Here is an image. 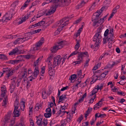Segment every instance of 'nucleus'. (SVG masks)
<instances>
[{
	"mask_svg": "<svg viewBox=\"0 0 126 126\" xmlns=\"http://www.w3.org/2000/svg\"><path fill=\"white\" fill-rule=\"evenodd\" d=\"M102 30V27H99L97 30V32L94 36L93 41L95 42L94 45L95 47L94 48V51H96L98 49L99 46V44L101 41V37L100 36V33L101 32Z\"/></svg>",
	"mask_w": 126,
	"mask_h": 126,
	"instance_id": "obj_1",
	"label": "nucleus"
},
{
	"mask_svg": "<svg viewBox=\"0 0 126 126\" xmlns=\"http://www.w3.org/2000/svg\"><path fill=\"white\" fill-rule=\"evenodd\" d=\"M78 56L77 61H76V64H79L81 62H82L83 58L85 56H89L88 52L87 51H85L84 52H81L78 53Z\"/></svg>",
	"mask_w": 126,
	"mask_h": 126,
	"instance_id": "obj_2",
	"label": "nucleus"
},
{
	"mask_svg": "<svg viewBox=\"0 0 126 126\" xmlns=\"http://www.w3.org/2000/svg\"><path fill=\"white\" fill-rule=\"evenodd\" d=\"M62 58L60 55H58L55 57L53 59V63L52 67L55 68L57 66H58L60 64Z\"/></svg>",
	"mask_w": 126,
	"mask_h": 126,
	"instance_id": "obj_3",
	"label": "nucleus"
},
{
	"mask_svg": "<svg viewBox=\"0 0 126 126\" xmlns=\"http://www.w3.org/2000/svg\"><path fill=\"white\" fill-rule=\"evenodd\" d=\"M79 43L80 41L78 40L77 41L76 44L74 47V48L76 49V50L70 54L67 58V59H69L70 57L74 55H76L78 53L79 51H78V50L80 46Z\"/></svg>",
	"mask_w": 126,
	"mask_h": 126,
	"instance_id": "obj_4",
	"label": "nucleus"
},
{
	"mask_svg": "<svg viewBox=\"0 0 126 126\" xmlns=\"http://www.w3.org/2000/svg\"><path fill=\"white\" fill-rule=\"evenodd\" d=\"M69 20H67L64 23L62 24V23H60L59 24H56L57 26H58V29H57V31L59 32V33L63 30V28L64 26L67 25L68 24Z\"/></svg>",
	"mask_w": 126,
	"mask_h": 126,
	"instance_id": "obj_5",
	"label": "nucleus"
},
{
	"mask_svg": "<svg viewBox=\"0 0 126 126\" xmlns=\"http://www.w3.org/2000/svg\"><path fill=\"white\" fill-rule=\"evenodd\" d=\"M44 40V38L43 37L42 38L41 40L36 43L35 45V47L33 48V49L35 50H39L40 49V47L43 43Z\"/></svg>",
	"mask_w": 126,
	"mask_h": 126,
	"instance_id": "obj_6",
	"label": "nucleus"
},
{
	"mask_svg": "<svg viewBox=\"0 0 126 126\" xmlns=\"http://www.w3.org/2000/svg\"><path fill=\"white\" fill-rule=\"evenodd\" d=\"M12 82L11 84L13 85V84H15V86H16V84H17V86L18 87L20 84V82L21 79L20 78H14L12 79Z\"/></svg>",
	"mask_w": 126,
	"mask_h": 126,
	"instance_id": "obj_7",
	"label": "nucleus"
},
{
	"mask_svg": "<svg viewBox=\"0 0 126 126\" xmlns=\"http://www.w3.org/2000/svg\"><path fill=\"white\" fill-rule=\"evenodd\" d=\"M70 0H64L63 1H60L59 0V6H67L70 3Z\"/></svg>",
	"mask_w": 126,
	"mask_h": 126,
	"instance_id": "obj_8",
	"label": "nucleus"
},
{
	"mask_svg": "<svg viewBox=\"0 0 126 126\" xmlns=\"http://www.w3.org/2000/svg\"><path fill=\"white\" fill-rule=\"evenodd\" d=\"M59 2H56L54 3V4L52 6L50 10L51 11V12H52L53 14L56 11V9L58 6L60 7L59 3Z\"/></svg>",
	"mask_w": 126,
	"mask_h": 126,
	"instance_id": "obj_9",
	"label": "nucleus"
},
{
	"mask_svg": "<svg viewBox=\"0 0 126 126\" xmlns=\"http://www.w3.org/2000/svg\"><path fill=\"white\" fill-rule=\"evenodd\" d=\"M68 104L67 103H65V104L63 106L61 105L60 110L57 113L58 115H60L62 111L64 110L65 109H67Z\"/></svg>",
	"mask_w": 126,
	"mask_h": 126,
	"instance_id": "obj_10",
	"label": "nucleus"
},
{
	"mask_svg": "<svg viewBox=\"0 0 126 126\" xmlns=\"http://www.w3.org/2000/svg\"><path fill=\"white\" fill-rule=\"evenodd\" d=\"M22 84L24 85H26L27 88L28 89L31 86L30 82L29 81V79L24 78L22 81Z\"/></svg>",
	"mask_w": 126,
	"mask_h": 126,
	"instance_id": "obj_11",
	"label": "nucleus"
},
{
	"mask_svg": "<svg viewBox=\"0 0 126 126\" xmlns=\"http://www.w3.org/2000/svg\"><path fill=\"white\" fill-rule=\"evenodd\" d=\"M109 72L108 71H107L104 72L103 73H102L99 76H96V77H97V80H101L103 78H104L106 75H107Z\"/></svg>",
	"mask_w": 126,
	"mask_h": 126,
	"instance_id": "obj_12",
	"label": "nucleus"
},
{
	"mask_svg": "<svg viewBox=\"0 0 126 126\" xmlns=\"http://www.w3.org/2000/svg\"><path fill=\"white\" fill-rule=\"evenodd\" d=\"M100 15L98 13V12H96L92 17V21H97L100 18L99 16Z\"/></svg>",
	"mask_w": 126,
	"mask_h": 126,
	"instance_id": "obj_13",
	"label": "nucleus"
},
{
	"mask_svg": "<svg viewBox=\"0 0 126 126\" xmlns=\"http://www.w3.org/2000/svg\"><path fill=\"white\" fill-rule=\"evenodd\" d=\"M24 37L23 38H22V43L27 41L30 38V34L29 33H25L24 34Z\"/></svg>",
	"mask_w": 126,
	"mask_h": 126,
	"instance_id": "obj_14",
	"label": "nucleus"
},
{
	"mask_svg": "<svg viewBox=\"0 0 126 126\" xmlns=\"http://www.w3.org/2000/svg\"><path fill=\"white\" fill-rule=\"evenodd\" d=\"M1 96L2 97H3L5 96V94L7 92L6 87L4 85H3V87H1Z\"/></svg>",
	"mask_w": 126,
	"mask_h": 126,
	"instance_id": "obj_15",
	"label": "nucleus"
},
{
	"mask_svg": "<svg viewBox=\"0 0 126 126\" xmlns=\"http://www.w3.org/2000/svg\"><path fill=\"white\" fill-rule=\"evenodd\" d=\"M88 0H83L80 3L76 6V8L79 9L84 6L88 2Z\"/></svg>",
	"mask_w": 126,
	"mask_h": 126,
	"instance_id": "obj_16",
	"label": "nucleus"
},
{
	"mask_svg": "<svg viewBox=\"0 0 126 126\" xmlns=\"http://www.w3.org/2000/svg\"><path fill=\"white\" fill-rule=\"evenodd\" d=\"M64 41H61L59 42L56 45L58 48L60 49L63 47L64 46Z\"/></svg>",
	"mask_w": 126,
	"mask_h": 126,
	"instance_id": "obj_17",
	"label": "nucleus"
},
{
	"mask_svg": "<svg viewBox=\"0 0 126 126\" xmlns=\"http://www.w3.org/2000/svg\"><path fill=\"white\" fill-rule=\"evenodd\" d=\"M48 73L50 76H52L54 74L55 71L54 69H52V67H49Z\"/></svg>",
	"mask_w": 126,
	"mask_h": 126,
	"instance_id": "obj_18",
	"label": "nucleus"
},
{
	"mask_svg": "<svg viewBox=\"0 0 126 126\" xmlns=\"http://www.w3.org/2000/svg\"><path fill=\"white\" fill-rule=\"evenodd\" d=\"M100 102H98L97 103L95 104L94 107V109L95 110H96L99 109L101 107L102 103H100Z\"/></svg>",
	"mask_w": 126,
	"mask_h": 126,
	"instance_id": "obj_19",
	"label": "nucleus"
},
{
	"mask_svg": "<svg viewBox=\"0 0 126 126\" xmlns=\"http://www.w3.org/2000/svg\"><path fill=\"white\" fill-rule=\"evenodd\" d=\"M73 117L72 115L71 114H68L67 115L66 120L67 123H68L70 122Z\"/></svg>",
	"mask_w": 126,
	"mask_h": 126,
	"instance_id": "obj_20",
	"label": "nucleus"
},
{
	"mask_svg": "<svg viewBox=\"0 0 126 126\" xmlns=\"http://www.w3.org/2000/svg\"><path fill=\"white\" fill-rule=\"evenodd\" d=\"M98 113H96L95 114V118H93L91 121L90 122V124L91 125H92L94 123L95 121L96 120L98 116Z\"/></svg>",
	"mask_w": 126,
	"mask_h": 126,
	"instance_id": "obj_21",
	"label": "nucleus"
},
{
	"mask_svg": "<svg viewBox=\"0 0 126 126\" xmlns=\"http://www.w3.org/2000/svg\"><path fill=\"white\" fill-rule=\"evenodd\" d=\"M52 56H50L47 59L46 62H48V65H50V66H52V67L53 64H52V63L51 62V60Z\"/></svg>",
	"mask_w": 126,
	"mask_h": 126,
	"instance_id": "obj_22",
	"label": "nucleus"
},
{
	"mask_svg": "<svg viewBox=\"0 0 126 126\" xmlns=\"http://www.w3.org/2000/svg\"><path fill=\"white\" fill-rule=\"evenodd\" d=\"M18 51V49L17 48H15L13 49L12 51H11L9 53V55H12L13 54L17 53Z\"/></svg>",
	"mask_w": 126,
	"mask_h": 126,
	"instance_id": "obj_23",
	"label": "nucleus"
},
{
	"mask_svg": "<svg viewBox=\"0 0 126 126\" xmlns=\"http://www.w3.org/2000/svg\"><path fill=\"white\" fill-rule=\"evenodd\" d=\"M66 98V95L65 94H63L60 96L58 101V103L64 100Z\"/></svg>",
	"mask_w": 126,
	"mask_h": 126,
	"instance_id": "obj_24",
	"label": "nucleus"
},
{
	"mask_svg": "<svg viewBox=\"0 0 126 126\" xmlns=\"http://www.w3.org/2000/svg\"><path fill=\"white\" fill-rule=\"evenodd\" d=\"M15 85L14 84H13V85L11 84L10 86L9 90L11 93H13L14 91V89L16 87Z\"/></svg>",
	"mask_w": 126,
	"mask_h": 126,
	"instance_id": "obj_25",
	"label": "nucleus"
},
{
	"mask_svg": "<svg viewBox=\"0 0 126 126\" xmlns=\"http://www.w3.org/2000/svg\"><path fill=\"white\" fill-rule=\"evenodd\" d=\"M30 1V0H27L25 2L24 4H23V6L21 7L20 9H24V8L26 7L29 4V2Z\"/></svg>",
	"mask_w": 126,
	"mask_h": 126,
	"instance_id": "obj_26",
	"label": "nucleus"
},
{
	"mask_svg": "<svg viewBox=\"0 0 126 126\" xmlns=\"http://www.w3.org/2000/svg\"><path fill=\"white\" fill-rule=\"evenodd\" d=\"M59 49L55 45L52 48H51L50 50L52 53H55Z\"/></svg>",
	"mask_w": 126,
	"mask_h": 126,
	"instance_id": "obj_27",
	"label": "nucleus"
},
{
	"mask_svg": "<svg viewBox=\"0 0 126 126\" xmlns=\"http://www.w3.org/2000/svg\"><path fill=\"white\" fill-rule=\"evenodd\" d=\"M98 91V89H97L96 87L95 86L94 88L91 92L92 94L90 95V96H92L96 93Z\"/></svg>",
	"mask_w": 126,
	"mask_h": 126,
	"instance_id": "obj_28",
	"label": "nucleus"
},
{
	"mask_svg": "<svg viewBox=\"0 0 126 126\" xmlns=\"http://www.w3.org/2000/svg\"><path fill=\"white\" fill-rule=\"evenodd\" d=\"M20 102L21 104L20 105L21 109L22 111H23L25 108V102L21 101Z\"/></svg>",
	"mask_w": 126,
	"mask_h": 126,
	"instance_id": "obj_29",
	"label": "nucleus"
},
{
	"mask_svg": "<svg viewBox=\"0 0 126 126\" xmlns=\"http://www.w3.org/2000/svg\"><path fill=\"white\" fill-rule=\"evenodd\" d=\"M39 71L38 67H36L35 68L33 73V74L34 75V76L35 77H37V75L39 74Z\"/></svg>",
	"mask_w": 126,
	"mask_h": 126,
	"instance_id": "obj_30",
	"label": "nucleus"
},
{
	"mask_svg": "<svg viewBox=\"0 0 126 126\" xmlns=\"http://www.w3.org/2000/svg\"><path fill=\"white\" fill-rule=\"evenodd\" d=\"M22 38H19L16 39L14 42V43L16 44L17 43H22Z\"/></svg>",
	"mask_w": 126,
	"mask_h": 126,
	"instance_id": "obj_31",
	"label": "nucleus"
},
{
	"mask_svg": "<svg viewBox=\"0 0 126 126\" xmlns=\"http://www.w3.org/2000/svg\"><path fill=\"white\" fill-rule=\"evenodd\" d=\"M71 17L69 16H67L66 17H65L63 18L60 21H58L57 22V23L58 24H59L60 23H63V22L66 20V18H70Z\"/></svg>",
	"mask_w": 126,
	"mask_h": 126,
	"instance_id": "obj_32",
	"label": "nucleus"
},
{
	"mask_svg": "<svg viewBox=\"0 0 126 126\" xmlns=\"http://www.w3.org/2000/svg\"><path fill=\"white\" fill-rule=\"evenodd\" d=\"M59 2V0H46L45 1L46 3L48 4L50 2L54 3L55 2Z\"/></svg>",
	"mask_w": 126,
	"mask_h": 126,
	"instance_id": "obj_33",
	"label": "nucleus"
},
{
	"mask_svg": "<svg viewBox=\"0 0 126 126\" xmlns=\"http://www.w3.org/2000/svg\"><path fill=\"white\" fill-rule=\"evenodd\" d=\"M13 113L14 114L15 117H18L20 114L19 111L17 110H15V111L14 110Z\"/></svg>",
	"mask_w": 126,
	"mask_h": 126,
	"instance_id": "obj_34",
	"label": "nucleus"
},
{
	"mask_svg": "<svg viewBox=\"0 0 126 126\" xmlns=\"http://www.w3.org/2000/svg\"><path fill=\"white\" fill-rule=\"evenodd\" d=\"M40 119H37L36 123L39 126H41L42 125V123H41L42 118H40Z\"/></svg>",
	"mask_w": 126,
	"mask_h": 126,
	"instance_id": "obj_35",
	"label": "nucleus"
},
{
	"mask_svg": "<svg viewBox=\"0 0 126 126\" xmlns=\"http://www.w3.org/2000/svg\"><path fill=\"white\" fill-rule=\"evenodd\" d=\"M27 72L25 71H24L23 72H22L20 74L22 78H25L27 76Z\"/></svg>",
	"mask_w": 126,
	"mask_h": 126,
	"instance_id": "obj_36",
	"label": "nucleus"
},
{
	"mask_svg": "<svg viewBox=\"0 0 126 126\" xmlns=\"http://www.w3.org/2000/svg\"><path fill=\"white\" fill-rule=\"evenodd\" d=\"M42 97L44 99H46L47 98V94H46V91H42Z\"/></svg>",
	"mask_w": 126,
	"mask_h": 126,
	"instance_id": "obj_37",
	"label": "nucleus"
},
{
	"mask_svg": "<svg viewBox=\"0 0 126 126\" xmlns=\"http://www.w3.org/2000/svg\"><path fill=\"white\" fill-rule=\"evenodd\" d=\"M10 116L8 115H6L4 118V122L5 123H8L9 122Z\"/></svg>",
	"mask_w": 126,
	"mask_h": 126,
	"instance_id": "obj_38",
	"label": "nucleus"
},
{
	"mask_svg": "<svg viewBox=\"0 0 126 126\" xmlns=\"http://www.w3.org/2000/svg\"><path fill=\"white\" fill-rule=\"evenodd\" d=\"M26 59H29L30 58H33L34 57V56L32 55H26L24 56V57Z\"/></svg>",
	"mask_w": 126,
	"mask_h": 126,
	"instance_id": "obj_39",
	"label": "nucleus"
},
{
	"mask_svg": "<svg viewBox=\"0 0 126 126\" xmlns=\"http://www.w3.org/2000/svg\"><path fill=\"white\" fill-rule=\"evenodd\" d=\"M0 59L3 60L8 59L6 56L3 54H0Z\"/></svg>",
	"mask_w": 126,
	"mask_h": 126,
	"instance_id": "obj_40",
	"label": "nucleus"
},
{
	"mask_svg": "<svg viewBox=\"0 0 126 126\" xmlns=\"http://www.w3.org/2000/svg\"><path fill=\"white\" fill-rule=\"evenodd\" d=\"M77 77V75L75 74H73L70 76V77L69 78V79L70 80L72 81L73 80H74Z\"/></svg>",
	"mask_w": 126,
	"mask_h": 126,
	"instance_id": "obj_41",
	"label": "nucleus"
},
{
	"mask_svg": "<svg viewBox=\"0 0 126 126\" xmlns=\"http://www.w3.org/2000/svg\"><path fill=\"white\" fill-rule=\"evenodd\" d=\"M67 122L66 121V119L62 120L61 122V124L60 126H65Z\"/></svg>",
	"mask_w": 126,
	"mask_h": 126,
	"instance_id": "obj_42",
	"label": "nucleus"
},
{
	"mask_svg": "<svg viewBox=\"0 0 126 126\" xmlns=\"http://www.w3.org/2000/svg\"><path fill=\"white\" fill-rule=\"evenodd\" d=\"M13 73L14 71L13 70H12L11 71L8 72L7 73V74H6V77L7 78H8L13 74Z\"/></svg>",
	"mask_w": 126,
	"mask_h": 126,
	"instance_id": "obj_43",
	"label": "nucleus"
},
{
	"mask_svg": "<svg viewBox=\"0 0 126 126\" xmlns=\"http://www.w3.org/2000/svg\"><path fill=\"white\" fill-rule=\"evenodd\" d=\"M7 96H6L4 98V99L3 100V102L2 103V106H4L5 107H6V104L7 103Z\"/></svg>",
	"mask_w": 126,
	"mask_h": 126,
	"instance_id": "obj_44",
	"label": "nucleus"
},
{
	"mask_svg": "<svg viewBox=\"0 0 126 126\" xmlns=\"http://www.w3.org/2000/svg\"><path fill=\"white\" fill-rule=\"evenodd\" d=\"M120 6L119 5H117L114 8L113 10L112 13L115 14L117 11V9L119 8Z\"/></svg>",
	"mask_w": 126,
	"mask_h": 126,
	"instance_id": "obj_45",
	"label": "nucleus"
},
{
	"mask_svg": "<svg viewBox=\"0 0 126 126\" xmlns=\"http://www.w3.org/2000/svg\"><path fill=\"white\" fill-rule=\"evenodd\" d=\"M2 71L3 73H5L6 74L8 72L10 71V69L8 68H3Z\"/></svg>",
	"mask_w": 126,
	"mask_h": 126,
	"instance_id": "obj_46",
	"label": "nucleus"
},
{
	"mask_svg": "<svg viewBox=\"0 0 126 126\" xmlns=\"http://www.w3.org/2000/svg\"><path fill=\"white\" fill-rule=\"evenodd\" d=\"M51 113H46L44 114V116L47 118H49L51 116Z\"/></svg>",
	"mask_w": 126,
	"mask_h": 126,
	"instance_id": "obj_47",
	"label": "nucleus"
},
{
	"mask_svg": "<svg viewBox=\"0 0 126 126\" xmlns=\"http://www.w3.org/2000/svg\"><path fill=\"white\" fill-rule=\"evenodd\" d=\"M45 23V21H41L38 22L37 23V25H38L39 26H41L44 24Z\"/></svg>",
	"mask_w": 126,
	"mask_h": 126,
	"instance_id": "obj_48",
	"label": "nucleus"
},
{
	"mask_svg": "<svg viewBox=\"0 0 126 126\" xmlns=\"http://www.w3.org/2000/svg\"><path fill=\"white\" fill-rule=\"evenodd\" d=\"M14 64H17L21 62L22 60H13Z\"/></svg>",
	"mask_w": 126,
	"mask_h": 126,
	"instance_id": "obj_49",
	"label": "nucleus"
},
{
	"mask_svg": "<svg viewBox=\"0 0 126 126\" xmlns=\"http://www.w3.org/2000/svg\"><path fill=\"white\" fill-rule=\"evenodd\" d=\"M103 86V85L102 84H101L100 86L98 85H97V86H96L97 89H98V90L99 89H100L101 90L102 88V87Z\"/></svg>",
	"mask_w": 126,
	"mask_h": 126,
	"instance_id": "obj_50",
	"label": "nucleus"
},
{
	"mask_svg": "<svg viewBox=\"0 0 126 126\" xmlns=\"http://www.w3.org/2000/svg\"><path fill=\"white\" fill-rule=\"evenodd\" d=\"M32 109L33 107H32L30 106L29 107L30 110H29V115H30L32 113L33 111Z\"/></svg>",
	"mask_w": 126,
	"mask_h": 126,
	"instance_id": "obj_51",
	"label": "nucleus"
},
{
	"mask_svg": "<svg viewBox=\"0 0 126 126\" xmlns=\"http://www.w3.org/2000/svg\"><path fill=\"white\" fill-rule=\"evenodd\" d=\"M96 94H95V95L94 97V98H92L91 99L89 100V103H92L94 102V99L96 97Z\"/></svg>",
	"mask_w": 126,
	"mask_h": 126,
	"instance_id": "obj_52",
	"label": "nucleus"
},
{
	"mask_svg": "<svg viewBox=\"0 0 126 126\" xmlns=\"http://www.w3.org/2000/svg\"><path fill=\"white\" fill-rule=\"evenodd\" d=\"M109 30L108 29H107L105 31L104 33V36L105 37L107 36L108 34L109 35Z\"/></svg>",
	"mask_w": 126,
	"mask_h": 126,
	"instance_id": "obj_53",
	"label": "nucleus"
},
{
	"mask_svg": "<svg viewBox=\"0 0 126 126\" xmlns=\"http://www.w3.org/2000/svg\"><path fill=\"white\" fill-rule=\"evenodd\" d=\"M105 7H106V6L102 7L100 10H99V11H97V12H98V13L100 14L104 10V8Z\"/></svg>",
	"mask_w": 126,
	"mask_h": 126,
	"instance_id": "obj_54",
	"label": "nucleus"
},
{
	"mask_svg": "<svg viewBox=\"0 0 126 126\" xmlns=\"http://www.w3.org/2000/svg\"><path fill=\"white\" fill-rule=\"evenodd\" d=\"M38 25H37V23H36L34 25H32L30 26L29 27V29H31L33 28H34L35 27L38 26Z\"/></svg>",
	"mask_w": 126,
	"mask_h": 126,
	"instance_id": "obj_55",
	"label": "nucleus"
},
{
	"mask_svg": "<svg viewBox=\"0 0 126 126\" xmlns=\"http://www.w3.org/2000/svg\"><path fill=\"white\" fill-rule=\"evenodd\" d=\"M117 94H118L120 95H122L123 96H125V93L123 92H118Z\"/></svg>",
	"mask_w": 126,
	"mask_h": 126,
	"instance_id": "obj_56",
	"label": "nucleus"
},
{
	"mask_svg": "<svg viewBox=\"0 0 126 126\" xmlns=\"http://www.w3.org/2000/svg\"><path fill=\"white\" fill-rule=\"evenodd\" d=\"M108 37H105L103 39V44H105L107 43V42L108 41Z\"/></svg>",
	"mask_w": 126,
	"mask_h": 126,
	"instance_id": "obj_57",
	"label": "nucleus"
},
{
	"mask_svg": "<svg viewBox=\"0 0 126 126\" xmlns=\"http://www.w3.org/2000/svg\"><path fill=\"white\" fill-rule=\"evenodd\" d=\"M113 35V34H110V35H109V36L107 37L108 38V41H109L110 40V38H112Z\"/></svg>",
	"mask_w": 126,
	"mask_h": 126,
	"instance_id": "obj_58",
	"label": "nucleus"
},
{
	"mask_svg": "<svg viewBox=\"0 0 126 126\" xmlns=\"http://www.w3.org/2000/svg\"><path fill=\"white\" fill-rule=\"evenodd\" d=\"M93 22V26H94L95 25H96L97 26H98V24L97 21H94Z\"/></svg>",
	"mask_w": 126,
	"mask_h": 126,
	"instance_id": "obj_59",
	"label": "nucleus"
},
{
	"mask_svg": "<svg viewBox=\"0 0 126 126\" xmlns=\"http://www.w3.org/2000/svg\"><path fill=\"white\" fill-rule=\"evenodd\" d=\"M19 102L17 98H16V100L15 101V103L14 106H18L19 105Z\"/></svg>",
	"mask_w": 126,
	"mask_h": 126,
	"instance_id": "obj_60",
	"label": "nucleus"
},
{
	"mask_svg": "<svg viewBox=\"0 0 126 126\" xmlns=\"http://www.w3.org/2000/svg\"><path fill=\"white\" fill-rule=\"evenodd\" d=\"M40 104H39V103H37L35 107V109H36L37 110H38L39 109V108L40 107Z\"/></svg>",
	"mask_w": 126,
	"mask_h": 126,
	"instance_id": "obj_61",
	"label": "nucleus"
},
{
	"mask_svg": "<svg viewBox=\"0 0 126 126\" xmlns=\"http://www.w3.org/2000/svg\"><path fill=\"white\" fill-rule=\"evenodd\" d=\"M43 125L44 126H46L47 124V119H44L43 122Z\"/></svg>",
	"mask_w": 126,
	"mask_h": 126,
	"instance_id": "obj_62",
	"label": "nucleus"
},
{
	"mask_svg": "<svg viewBox=\"0 0 126 126\" xmlns=\"http://www.w3.org/2000/svg\"><path fill=\"white\" fill-rule=\"evenodd\" d=\"M90 61L89 59H88V60H87L86 61V63H85L84 66L85 67V66H88L89 65V64L88 63L89 62V61Z\"/></svg>",
	"mask_w": 126,
	"mask_h": 126,
	"instance_id": "obj_63",
	"label": "nucleus"
},
{
	"mask_svg": "<svg viewBox=\"0 0 126 126\" xmlns=\"http://www.w3.org/2000/svg\"><path fill=\"white\" fill-rule=\"evenodd\" d=\"M89 124V122H86L83 123H82V125L81 126H87Z\"/></svg>",
	"mask_w": 126,
	"mask_h": 126,
	"instance_id": "obj_64",
	"label": "nucleus"
}]
</instances>
